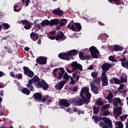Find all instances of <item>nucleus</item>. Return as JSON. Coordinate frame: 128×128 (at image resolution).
Instances as JSON below:
<instances>
[{"label":"nucleus","mask_w":128,"mask_h":128,"mask_svg":"<svg viewBox=\"0 0 128 128\" xmlns=\"http://www.w3.org/2000/svg\"><path fill=\"white\" fill-rule=\"evenodd\" d=\"M46 102V97H44L42 98L41 102Z\"/></svg>","instance_id":"obj_61"},{"label":"nucleus","mask_w":128,"mask_h":128,"mask_svg":"<svg viewBox=\"0 0 128 128\" xmlns=\"http://www.w3.org/2000/svg\"><path fill=\"white\" fill-rule=\"evenodd\" d=\"M92 110L94 114H98V112H100V108H96V106H93Z\"/></svg>","instance_id":"obj_32"},{"label":"nucleus","mask_w":128,"mask_h":128,"mask_svg":"<svg viewBox=\"0 0 128 128\" xmlns=\"http://www.w3.org/2000/svg\"><path fill=\"white\" fill-rule=\"evenodd\" d=\"M66 38L64 34L62 31H59L58 34L56 36V40H64Z\"/></svg>","instance_id":"obj_10"},{"label":"nucleus","mask_w":128,"mask_h":128,"mask_svg":"<svg viewBox=\"0 0 128 128\" xmlns=\"http://www.w3.org/2000/svg\"><path fill=\"white\" fill-rule=\"evenodd\" d=\"M23 70L24 72V74L28 78H33L34 76V73L32 72L28 67L26 66H23Z\"/></svg>","instance_id":"obj_4"},{"label":"nucleus","mask_w":128,"mask_h":128,"mask_svg":"<svg viewBox=\"0 0 128 128\" xmlns=\"http://www.w3.org/2000/svg\"><path fill=\"white\" fill-rule=\"evenodd\" d=\"M77 54H78V50L74 49L69 50L66 52H62L59 54L58 58H60V60L69 61L72 58L73 56H76Z\"/></svg>","instance_id":"obj_1"},{"label":"nucleus","mask_w":128,"mask_h":128,"mask_svg":"<svg viewBox=\"0 0 128 128\" xmlns=\"http://www.w3.org/2000/svg\"><path fill=\"white\" fill-rule=\"evenodd\" d=\"M108 2H110V4H114V2H115V4H116V6H120V0H108Z\"/></svg>","instance_id":"obj_31"},{"label":"nucleus","mask_w":128,"mask_h":128,"mask_svg":"<svg viewBox=\"0 0 128 128\" xmlns=\"http://www.w3.org/2000/svg\"><path fill=\"white\" fill-rule=\"evenodd\" d=\"M30 80H32L34 84H36V82L38 84L39 82H40V78L36 75H35L34 78L30 79Z\"/></svg>","instance_id":"obj_22"},{"label":"nucleus","mask_w":128,"mask_h":128,"mask_svg":"<svg viewBox=\"0 0 128 128\" xmlns=\"http://www.w3.org/2000/svg\"><path fill=\"white\" fill-rule=\"evenodd\" d=\"M104 116H108L110 114V112L108 111H104L103 113Z\"/></svg>","instance_id":"obj_56"},{"label":"nucleus","mask_w":128,"mask_h":128,"mask_svg":"<svg viewBox=\"0 0 128 128\" xmlns=\"http://www.w3.org/2000/svg\"><path fill=\"white\" fill-rule=\"evenodd\" d=\"M120 78L121 84H124V82H128V77L126 76H125L124 78L122 76H121Z\"/></svg>","instance_id":"obj_29"},{"label":"nucleus","mask_w":128,"mask_h":128,"mask_svg":"<svg viewBox=\"0 0 128 128\" xmlns=\"http://www.w3.org/2000/svg\"><path fill=\"white\" fill-rule=\"evenodd\" d=\"M90 86L91 90H92V92H94L95 94H98V90H100V88H97V86L94 84H90Z\"/></svg>","instance_id":"obj_20"},{"label":"nucleus","mask_w":128,"mask_h":128,"mask_svg":"<svg viewBox=\"0 0 128 128\" xmlns=\"http://www.w3.org/2000/svg\"><path fill=\"white\" fill-rule=\"evenodd\" d=\"M18 5H14V12H20V10H22L21 8L18 9V10H16V8H18Z\"/></svg>","instance_id":"obj_48"},{"label":"nucleus","mask_w":128,"mask_h":128,"mask_svg":"<svg viewBox=\"0 0 128 128\" xmlns=\"http://www.w3.org/2000/svg\"><path fill=\"white\" fill-rule=\"evenodd\" d=\"M121 64L123 68H126V66H128V60H126V62H122Z\"/></svg>","instance_id":"obj_47"},{"label":"nucleus","mask_w":128,"mask_h":128,"mask_svg":"<svg viewBox=\"0 0 128 128\" xmlns=\"http://www.w3.org/2000/svg\"><path fill=\"white\" fill-rule=\"evenodd\" d=\"M113 80L115 84H121L120 80L118 79V78H113Z\"/></svg>","instance_id":"obj_41"},{"label":"nucleus","mask_w":128,"mask_h":128,"mask_svg":"<svg viewBox=\"0 0 128 128\" xmlns=\"http://www.w3.org/2000/svg\"><path fill=\"white\" fill-rule=\"evenodd\" d=\"M53 14H58V16H62L64 14V13L62 12V10H54Z\"/></svg>","instance_id":"obj_25"},{"label":"nucleus","mask_w":128,"mask_h":128,"mask_svg":"<svg viewBox=\"0 0 128 128\" xmlns=\"http://www.w3.org/2000/svg\"><path fill=\"white\" fill-rule=\"evenodd\" d=\"M26 86L28 88H30L31 92L34 90V82H32L31 80H28V84H26Z\"/></svg>","instance_id":"obj_17"},{"label":"nucleus","mask_w":128,"mask_h":128,"mask_svg":"<svg viewBox=\"0 0 128 128\" xmlns=\"http://www.w3.org/2000/svg\"><path fill=\"white\" fill-rule=\"evenodd\" d=\"M126 58L124 55H123L122 58L120 59V62H126Z\"/></svg>","instance_id":"obj_54"},{"label":"nucleus","mask_w":128,"mask_h":128,"mask_svg":"<svg viewBox=\"0 0 128 128\" xmlns=\"http://www.w3.org/2000/svg\"><path fill=\"white\" fill-rule=\"evenodd\" d=\"M110 68H112V64L108 63L103 64L102 66H101V68H102V74H106L108 70V69Z\"/></svg>","instance_id":"obj_5"},{"label":"nucleus","mask_w":128,"mask_h":128,"mask_svg":"<svg viewBox=\"0 0 128 128\" xmlns=\"http://www.w3.org/2000/svg\"><path fill=\"white\" fill-rule=\"evenodd\" d=\"M60 26H66V23L62 22V21L60 22Z\"/></svg>","instance_id":"obj_64"},{"label":"nucleus","mask_w":128,"mask_h":128,"mask_svg":"<svg viewBox=\"0 0 128 128\" xmlns=\"http://www.w3.org/2000/svg\"><path fill=\"white\" fill-rule=\"evenodd\" d=\"M78 54H79V58H80V60H84L85 56L84 54V52H80Z\"/></svg>","instance_id":"obj_39"},{"label":"nucleus","mask_w":128,"mask_h":128,"mask_svg":"<svg viewBox=\"0 0 128 128\" xmlns=\"http://www.w3.org/2000/svg\"><path fill=\"white\" fill-rule=\"evenodd\" d=\"M70 78V76H68V72H64V74L63 75V78L66 80V82L68 81Z\"/></svg>","instance_id":"obj_30"},{"label":"nucleus","mask_w":128,"mask_h":128,"mask_svg":"<svg viewBox=\"0 0 128 128\" xmlns=\"http://www.w3.org/2000/svg\"><path fill=\"white\" fill-rule=\"evenodd\" d=\"M93 68H94V66L90 65L89 66L88 69L89 70H92Z\"/></svg>","instance_id":"obj_63"},{"label":"nucleus","mask_w":128,"mask_h":128,"mask_svg":"<svg viewBox=\"0 0 128 128\" xmlns=\"http://www.w3.org/2000/svg\"><path fill=\"white\" fill-rule=\"evenodd\" d=\"M114 98V96L112 95V92H110L109 94L106 97V100H110L112 98Z\"/></svg>","instance_id":"obj_43"},{"label":"nucleus","mask_w":128,"mask_h":128,"mask_svg":"<svg viewBox=\"0 0 128 128\" xmlns=\"http://www.w3.org/2000/svg\"><path fill=\"white\" fill-rule=\"evenodd\" d=\"M108 60L110 62H116V59L114 58V56H110L108 58Z\"/></svg>","instance_id":"obj_44"},{"label":"nucleus","mask_w":128,"mask_h":128,"mask_svg":"<svg viewBox=\"0 0 128 128\" xmlns=\"http://www.w3.org/2000/svg\"><path fill=\"white\" fill-rule=\"evenodd\" d=\"M86 96L87 98H88V100H90V98H92V94H90V92H88L87 93H86Z\"/></svg>","instance_id":"obj_52"},{"label":"nucleus","mask_w":128,"mask_h":128,"mask_svg":"<svg viewBox=\"0 0 128 128\" xmlns=\"http://www.w3.org/2000/svg\"><path fill=\"white\" fill-rule=\"evenodd\" d=\"M67 28H70V30H73V32H76V27L74 26V24H72V26L70 27V24H69L67 26Z\"/></svg>","instance_id":"obj_37"},{"label":"nucleus","mask_w":128,"mask_h":128,"mask_svg":"<svg viewBox=\"0 0 128 128\" xmlns=\"http://www.w3.org/2000/svg\"><path fill=\"white\" fill-rule=\"evenodd\" d=\"M20 22H21L22 24L24 26H26L28 24H30V22H28V20H20Z\"/></svg>","instance_id":"obj_42"},{"label":"nucleus","mask_w":128,"mask_h":128,"mask_svg":"<svg viewBox=\"0 0 128 128\" xmlns=\"http://www.w3.org/2000/svg\"><path fill=\"white\" fill-rule=\"evenodd\" d=\"M102 120H104V124L108 126L109 128H112V120L108 119L106 116H104L102 118Z\"/></svg>","instance_id":"obj_11"},{"label":"nucleus","mask_w":128,"mask_h":128,"mask_svg":"<svg viewBox=\"0 0 128 128\" xmlns=\"http://www.w3.org/2000/svg\"><path fill=\"white\" fill-rule=\"evenodd\" d=\"M60 23V20L58 18L52 19L50 21V26H56Z\"/></svg>","instance_id":"obj_16"},{"label":"nucleus","mask_w":128,"mask_h":128,"mask_svg":"<svg viewBox=\"0 0 128 128\" xmlns=\"http://www.w3.org/2000/svg\"><path fill=\"white\" fill-rule=\"evenodd\" d=\"M114 48L116 52H122V50H124V48L118 45H115Z\"/></svg>","instance_id":"obj_28"},{"label":"nucleus","mask_w":128,"mask_h":128,"mask_svg":"<svg viewBox=\"0 0 128 128\" xmlns=\"http://www.w3.org/2000/svg\"><path fill=\"white\" fill-rule=\"evenodd\" d=\"M30 37L32 40L34 41L38 40V34H36V33L34 32H32L30 34Z\"/></svg>","instance_id":"obj_21"},{"label":"nucleus","mask_w":128,"mask_h":128,"mask_svg":"<svg viewBox=\"0 0 128 128\" xmlns=\"http://www.w3.org/2000/svg\"><path fill=\"white\" fill-rule=\"evenodd\" d=\"M22 94H26V96H30V91L26 88L22 89Z\"/></svg>","instance_id":"obj_24"},{"label":"nucleus","mask_w":128,"mask_h":128,"mask_svg":"<svg viewBox=\"0 0 128 128\" xmlns=\"http://www.w3.org/2000/svg\"><path fill=\"white\" fill-rule=\"evenodd\" d=\"M110 108V104H106L102 106V108L106 110V108Z\"/></svg>","instance_id":"obj_51"},{"label":"nucleus","mask_w":128,"mask_h":128,"mask_svg":"<svg viewBox=\"0 0 128 128\" xmlns=\"http://www.w3.org/2000/svg\"><path fill=\"white\" fill-rule=\"evenodd\" d=\"M98 72H93L91 73V76H92L94 80V78H98Z\"/></svg>","instance_id":"obj_34"},{"label":"nucleus","mask_w":128,"mask_h":128,"mask_svg":"<svg viewBox=\"0 0 128 128\" xmlns=\"http://www.w3.org/2000/svg\"><path fill=\"white\" fill-rule=\"evenodd\" d=\"M92 84H100V78H94L92 80Z\"/></svg>","instance_id":"obj_36"},{"label":"nucleus","mask_w":128,"mask_h":128,"mask_svg":"<svg viewBox=\"0 0 128 128\" xmlns=\"http://www.w3.org/2000/svg\"><path fill=\"white\" fill-rule=\"evenodd\" d=\"M34 100H38L40 102H42V95L40 92H36L33 94Z\"/></svg>","instance_id":"obj_14"},{"label":"nucleus","mask_w":128,"mask_h":128,"mask_svg":"<svg viewBox=\"0 0 128 128\" xmlns=\"http://www.w3.org/2000/svg\"><path fill=\"white\" fill-rule=\"evenodd\" d=\"M96 104L98 106H104V101L100 99H98L96 100Z\"/></svg>","instance_id":"obj_45"},{"label":"nucleus","mask_w":128,"mask_h":128,"mask_svg":"<svg viewBox=\"0 0 128 128\" xmlns=\"http://www.w3.org/2000/svg\"><path fill=\"white\" fill-rule=\"evenodd\" d=\"M24 28H25V30H30V28H32V25L30 24V23L29 24H28L27 25H25L24 26Z\"/></svg>","instance_id":"obj_46"},{"label":"nucleus","mask_w":128,"mask_h":128,"mask_svg":"<svg viewBox=\"0 0 128 128\" xmlns=\"http://www.w3.org/2000/svg\"><path fill=\"white\" fill-rule=\"evenodd\" d=\"M114 112L116 113L115 118L116 120V118H118L122 114V107H116L114 110Z\"/></svg>","instance_id":"obj_13"},{"label":"nucleus","mask_w":128,"mask_h":128,"mask_svg":"<svg viewBox=\"0 0 128 128\" xmlns=\"http://www.w3.org/2000/svg\"><path fill=\"white\" fill-rule=\"evenodd\" d=\"M89 50L90 52L91 56L92 58H98V54H100V51L94 46H92Z\"/></svg>","instance_id":"obj_2"},{"label":"nucleus","mask_w":128,"mask_h":128,"mask_svg":"<svg viewBox=\"0 0 128 128\" xmlns=\"http://www.w3.org/2000/svg\"><path fill=\"white\" fill-rule=\"evenodd\" d=\"M127 118H128V114H125L124 116H120V118L121 120H126Z\"/></svg>","instance_id":"obj_50"},{"label":"nucleus","mask_w":128,"mask_h":128,"mask_svg":"<svg viewBox=\"0 0 128 128\" xmlns=\"http://www.w3.org/2000/svg\"><path fill=\"white\" fill-rule=\"evenodd\" d=\"M46 58L45 57H39L36 58V62L38 64H46Z\"/></svg>","instance_id":"obj_9"},{"label":"nucleus","mask_w":128,"mask_h":128,"mask_svg":"<svg viewBox=\"0 0 128 128\" xmlns=\"http://www.w3.org/2000/svg\"><path fill=\"white\" fill-rule=\"evenodd\" d=\"M2 26L3 28H4L6 30H8V28H10V25L8 24V23L2 24Z\"/></svg>","instance_id":"obj_40"},{"label":"nucleus","mask_w":128,"mask_h":128,"mask_svg":"<svg viewBox=\"0 0 128 128\" xmlns=\"http://www.w3.org/2000/svg\"><path fill=\"white\" fill-rule=\"evenodd\" d=\"M84 99L82 98H80L77 101V106H82L84 104Z\"/></svg>","instance_id":"obj_35"},{"label":"nucleus","mask_w":128,"mask_h":128,"mask_svg":"<svg viewBox=\"0 0 128 128\" xmlns=\"http://www.w3.org/2000/svg\"><path fill=\"white\" fill-rule=\"evenodd\" d=\"M71 90H72V92H76V91L78 90V87L74 86V88H71Z\"/></svg>","instance_id":"obj_59"},{"label":"nucleus","mask_w":128,"mask_h":128,"mask_svg":"<svg viewBox=\"0 0 128 128\" xmlns=\"http://www.w3.org/2000/svg\"><path fill=\"white\" fill-rule=\"evenodd\" d=\"M124 84H120L118 89V92H120V90H124Z\"/></svg>","instance_id":"obj_53"},{"label":"nucleus","mask_w":128,"mask_h":128,"mask_svg":"<svg viewBox=\"0 0 128 128\" xmlns=\"http://www.w3.org/2000/svg\"><path fill=\"white\" fill-rule=\"evenodd\" d=\"M59 70H60V72L58 73V80H62V77L64 78V69L63 68H60Z\"/></svg>","instance_id":"obj_18"},{"label":"nucleus","mask_w":128,"mask_h":128,"mask_svg":"<svg viewBox=\"0 0 128 128\" xmlns=\"http://www.w3.org/2000/svg\"><path fill=\"white\" fill-rule=\"evenodd\" d=\"M16 78H17L18 80L22 78V74H16Z\"/></svg>","instance_id":"obj_49"},{"label":"nucleus","mask_w":128,"mask_h":128,"mask_svg":"<svg viewBox=\"0 0 128 128\" xmlns=\"http://www.w3.org/2000/svg\"><path fill=\"white\" fill-rule=\"evenodd\" d=\"M74 26H76V28H77L79 32L82 30V25H80V23L76 22L74 24Z\"/></svg>","instance_id":"obj_38"},{"label":"nucleus","mask_w":128,"mask_h":128,"mask_svg":"<svg viewBox=\"0 0 128 128\" xmlns=\"http://www.w3.org/2000/svg\"><path fill=\"white\" fill-rule=\"evenodd\" d=\"M100 78L102 82V86H108V80L106 74H102Z\"/></svg>","instance_id":"obj_6"},{"label":"nucleus","mask_w":128,"mask_h":128,"mask_svg":"<svg viewBox=\"0 0 128 128\" xmlns=\"http://www.w3.org/2000/svg\"><path fill=\"white\" fill-rule=\"evenodd\" d=\"M119 92H120L121 94H126V90L124 89L123 90H119Z\"/></svg>","instance_id":"obj_57"},{"label":"nucleus","mask_w":128,"mask_h":128,"mask_svg":"<svg viewBox=\"0 0 128 128\" xmlns=\"http://www.w3.org/2000/svg\"><path fill=\"white\" fill-rule=\"evenodd\" d=\"M58 104L60 106H64V108H68L70 104L66 99H60L59 100Z\"/></svg>","instance_id":"obj_8"},{"label":"nucleus","mask_w":128,"mask_h":128,"mask_svg":"<svg viewBox=\"0 0 128 128\" xmlns=\"http://www.w3.org/2000/svg\"><path fill=\"white\" fill-rule=\"evenodd\" d=\"M37 86L39 88H42L44 90H46L50 88V85L44 80H42L41 82H39L37 84Z\"/></svg>","instance_id":"obj_3"},{"label":"nucleus","mask_w":128,"mask_h":128,"mask_svg":"<svg viewBox=\"0 0 128 128\" xmlns=\"http://www.w3.org/2000/svg\"><path fill=\"white\" fill-rule=\"evenodd\" d=\"M72 102L75 106H78V102H76V98L72 99Z\"/></svg>","instance_id":"obj_58"},{"label":"nucleus","mask_w":128,"mask_h":128,"mask_svg":"<svg viewBox=\"0 0 128 128\" xmlns=\"http://www.w3.org/2000/svg\"><path fill=\"white\" fill-rule=\"evenodd\" d=\"M30 0H26L25 1L24 4H26V6H28V4H30Z\"/></svg>","instance_id":"obj_60"},{"label":"nucleus","mask_w":128,"mask_h":128,"mask_svg":"<svg viewBox=\"0 0 128 128\" xmlns=\"http://www.w3.org/2000/svg\"><path fill=\"white\" fill-rule=\"evenodd\" d=\"M90 88H88V87H84L82 88L80 92V94H84V92H86V94L88 92Z\"/></svg>","instance_id":"obj_27"},{"label":"nucleus","mask_w":128,"mask_h":128,"mask_svg":"<svg viewBox=\"0 0 128 128\" xmlns=\"http://www.w3.org/2000/svg\"><path fill=\"white\" fill-rule=\"evenodd\" d=\"M112 104L114 106H118V104H122V100L120 98H114L112 99Z\"/></svg>","instance_id":"obj_15"},{"label":"nucleus","mask_w":128,"mask_h":128,"mask_svg":"<svg viewBox=\"0 0 128 128\" xmlns=\"http://www.w3.org/2000/svg\"><path fill=\"white\" fill-rule=\"evenodd\" d=\"M92 118L94 120L95 124H98L100 120H102V117L98 116V115L93 116Z\"/></svg>","instance_id":"obj_19"},{"label":"nucleus","mask_w":128,"mask_h":128,"mask_svg":"<svg viewBox=\"0 0 128 128\" xmlns=\"http://www.w3.org/2000/svg\"><path fill=\"white\" fill-rule=\"evenodd\" d=\"M71 66L73 70H82V66L78 63L76 61L73 62L71 64Z\"/></svg>","instance_id":"obj_7"},{"label":"nucleus","mask_w":128,"mask_h":128,"mask_svg":"<svg viewBox=\"0 0 128 128\" xmlns=\"http://www.w3.org/2000/svg\"><path fill=\"white\" fill-rule=\"evenodd\" d=\"M36 26L38 30H40V28H42V26L41 24H36Z\"/></svg>","instance_id":"obj_62"},{"label":"nucleus","mask_w":128,"mask_h":128,"mask_svg":"<svg viewBox=\"0 0 128 128\" xmlns=\"http://www.w3.org/2000/svg\"><path fill=\"white\" fill-rule=\"evenodd\" d=\"M90 60V56L86 55L84 57V60Z\"/></svg>","instance_id":"obj_55"},{"label":"nucleus","mask_w":128,"mask_h":128,"mask_svg":"<svg viewBox=\"0 0 128 128\" xmlns=\"http://www.w3.org/2000/svg\"><path fill=\"white\" fill-rule=\"evenodd\" d=\"M83 99V102H85L86 104H88V102H90V100H88V98H86V97L84 96V94H80V96Z\"/></svg>","instance_id":"obj_33"},{"label":"nucleus","mask_w":128,"mask_h":128,"mask_svg":"<svg viewBox=\"0 0 128 128\" xmlns=\"http://www.w3.org/2000/svg\"><path fill=\"white\" fill-rule=\"evenodd\" d=\"M66 84V80H62L58 83V84L55 86V88L58 90H60L62 88H64V86Z\"/></svg>","instance_id":"obj_12"},{"label":"nucleus","mask_w":128,"mask_h":128,"mask_svg":"<svg viewBox=\"0 0 128 128\" xmlns=\"http://www.w3.org/2000/svg\"><path fill=\"white\" fill-rule=\"evenodd\" d=\"M115 128H124V124L120 121L115 122Z\"/></svg>","instance_id":"obj_23"},{"label":"nucleus","mask_w":128,"mask_h":128,"mask_svg":"<svg viewBox=\"0 0 128 128\" xmlns=\"http://www.w3.org/2000/svg\"><path fill=\"white\" fill-rule=\"evenodd\" d=\"M42 26H50V20H43L40 23Z\"/></svg>","instance_id":"obj_26"}]
</instances>
